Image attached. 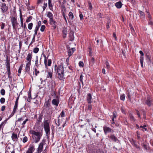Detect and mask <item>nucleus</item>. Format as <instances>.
<instances>
[{
  "label": "nucleus",
  "instance_id": "60",
  "mask_svg": "<svg viewBox=\"0 0 153 153\" xmlns=\"http://www.w3.org/2000/svg\"><path fill=\"white\" fill-rule=\"evenodd\" d=\"M146 126L145 125H144L143 126H140V128H143L145 129L146 131L147 129L146 128Z\"/></svg>",
  "mask_w": 153,
  "mask_h": 153
},
{
  "label": "nucleus",
  "instance_id": "59",
  "mask_svg": "<svg viewBox=\"0 0 153 153\" xmlns=\"http://www.w3.org/2000/svg\"><path fill=\"white\" fill-rule=\"evenodd\" d=\"M5 24L4 23H2L1 26V29H3L4 28L5 26Z\"/></svg>",
  "mask_w": 153,
  "mask_h": 153
},
{
  "label": "nucleus",
  "instance_id": "9",
  "mask_svg": "<svg viewBox=\"0 0 153 153\" xmlns=\"http://www.w3.org/2000/svg\"><path fill=\"white\" fill-rule=\"evenodd\" d=\"M103 130L105 134H106L107 133L111 132L112 131L113 132V131L111 128L106 126L103 127Z\"/></svg>",
  "mask_w": 153,
  "mask_h": 153
},
{
  "label": "nucleus",
  "instance_id": "22",
  "mask_svg": "<svg viewBox=\"0 0 153 153\" xmlns=\"http://www.w3.org/2000/svg\"><path fill=\"white\" fill-rule=\"evenodd\" d=\"M63 36L64 38H65L67 34V30L66 28H64L62 30Z\"/></svg>",
  "mask_w": 153,
  "mask_h": 153
},
{
  "label": "nucleus",
  "instance_id": "42",
  "mask_svg": "<svg viewBox=\"0 0 153 153\" xmlns=\"http://www.w3.org/2000/svg\"><path fill=\"white\" fill-rule=\"evenodd\" d=\"M129 117L131 120L133 121H134V118L133 116L131 114H129Z\"/></svg>",
  "mask_w": 153,
  "mask_h": 153
},
{
  "label": "nucleus",
  "instance_id": "44",
  "mask_svg": "<svg viewBox=\"0 0 153 153\" xmlns=\"http://www.w3.org/2000/svg\"><path fill=\"white\" fill-rule=\"evenodd\" d=\"M27 140H28V139L27 137H26V136L24 137L23 139L22 142L24 143H25V142H26L27 141Z\"/></svg>",
  "mask_w": 153,
  "mask_h": 153
},
{
  "label": "nucleus",
  "instance_id": "5",
  "mask_svg": "<svg viewBox=\"0 0 153 153\" xmlns=\"http://www.w3.org/2000/svg\"><path fill=\"white\" fill-rule=\"evenodd\" d=\"M44 143V142L42 141L39 143L37 149L36 153H40L43 151Z\"/></svg>",
  "mask_w": 153,
  "mask_h": 153
},
{
  "label": "nucleus",
  "instance_id": "20",
  "mask_svg": "<svg viewBox=\"0 0 153 153\" xmlns=\"http://www.w3.org/2000/svg\"><path fill=\"white\" fill-rule=\"evenodd\" d=\"M123 5L122 4V3L121 1H119L118 2H117L115 4V5L116 7L117 8H121L122 6Z\"/></svg>",
  "mask_w": 153,
  "mask_h": 153
},
{
  "label": "nucleus",
  "instance_id": "51",
  "mask_svg": "<svg viewBox=\"0 0 153 153\" xmlns=\"http://www.w3.org/2000/svg\"><path fill=\"white\" fill-rule=\"evenodd\" d=\"M5 91L3 89H2L1 90V94L2 95H5Z\"/></svg>",
  "mask_w": 153,
  "mask_h": 153
},
{
  "label": "nucleus",
  "instance_id": "16",
  "mask_svg": "<svg viewBox=\"0 0 153 153\" xmlns=\"http://www.w3.org/2000/svg\"><path fill=\"white\" fill-rule=\"evenodd\" d=\"M5 65L7 68V71L10 70V63L8 60V58H6V62H5Z\"/></svg>",
  "mask_w": 153,
  "mask_h": 153
},
{
  "label": "nucleus",
  "instance_id": "10",
  "mask_svg": "<svg viewBox=\"0 0 153 153\" xmlns=\"http://www.w3.org/2000/svg\"><path fill=\"white\" fill-rule=\"evenodd\" d=\"M35 150L34 146L33 145L30 146L27 151L26 153H33Z\"/></svg>",
  "mask_w": 153,
  "mask_h": 153
},
{
  "label": "nucleus",
  "instance_id": "25",
  "mask_svg": "<svg viewBox=\"0 0 153 153\" xmlns=\"http://www.w3.org/2000/svg\"><path fill=\"white\" fill-rule=\"evenodd\" d=\"M47 72L48 73V74L47 75V78H50L51 79L53 76V72L52 71H47Z\"/></svg>",
  "mask_w": 153,
  "mask_h": 153
},
{
  "label": "nucleus",
  "instance_id": "37",
  "mask_svg": "<svg viewBox=\"0 0 153 153\" xmlns=\"http://www.w3.org/2000/svg\"><path fill=\"white\" fill-rule=\"evenodd\" d=\"M94 61V58L93 57L91 58L89 61L90 64L92 65L93 64Z\"/></svg>",
  "mask_w": 153,
  "mask_h": 153
},
{
  "label": "nucleus",
  "instance_id": "43",
  "mask_svg": "<svg viewBox=\"0 0 153 153\" xmlns=\"http://www.w3.org/2000/svg\"><path fill=\"white\" fill-rule=\"evenodd\" d=\"M32 16H29L26 20V22H30L31 20L32 19Z\"/></svg>",
  "mask_w": 153,
  "mask_h": 153
},
{
  "label": "nucleus",
  "instance_id": "41",
  "mask_svg": "<svg viewBox=\"0 0 153 153\" xmlns=\"http://www.w3.org/2000/svg\"><path fill=\"white\" fill-rule=\"evenodd\" d=\"M34 71H33V73H34V72H35V75L36 76H37L38 74H39V71H38L37 70V68H34Z\"/></svg>",
  "mask_w": 153,
  "mask_h": 153
},
{
  "label": "nucleus",
  "instance_id": "13",
  "mask_svg": "<svg viewBox=\"0 0 153 153\" xmlns=\"http://www.w3.org/2000/svg\"><path fill=\"white\" fill-rule=\"evenodd\" d=\"M19 137L16 134L13 133L11 136L12 139L14 142L16 141L18 139Z\"/></svg>",
  "mask_w": 153,
  "mask_h": 153
},
{
  "label": "nucleus",
  "instance_id": "48",
  "mask_svg": "<svg viewBox=\"0 0 153 153\" xmlns=\"http://www.w3.org/2000/svg\"><path fill=\"white\" fill-rule=\"evenodd\" d=\"M47 6V3H45V2L44 3L43 6L42 7V8L43 9V11H44L46 8Z\"/></svg>",
  "mask_w": 153,
  "mask_h": 153
},
{
  "label": "nucleus",
  "instance_id": "56",
  "mask_svg": "<svg viewBox=\"0 0 153 153\" xmlns=\"http://www.w3.org/2000/svg\"><path fill=\"white\" fill-rule=\"evenodd\" d=\"M117 117V113L116 112H114L113 114L112 117L114 118H116Z\"/></svg>",
  "mask_w": 153,
  "mask_h": 153
},
{
  "label": "nucleus",
  "instance_id": "30",
  "mask_svg": "<svg viewBox=\"0 0 153 153\" xmlns=\"http://www.w3.org/2000/svg\"><path fill=\"white\" fill-rule=\"evenodd\" d=\"M47 16L49 18V19L53 18V15L50 12H48L47 13Z\"/></svg>",
  "mask_w": 153,
  "mask_h": 153
},
{
  "label": "nucleus",
  "instance_id": "31",
  "mask_svg": "<svg viewBox=\"0 0 153 153\" xmlns=\"http://www.w3.org/2000/svg\"><path fill=\"white\" fill-rule=\"evenodd\" d=\"M42 115H40L38 117V118L37 121V123L39 124L42 122Z\"/></svg>",
  "mask_w": 153,
  "mask_h": 153
},
{
  "label": "nucleus",
  "instance_id": "33",
  "mask_svg": "<svg viewBox=\"0 0 153 153\" xmlns=\"http://www.w3.org/2000/svg\"><path fill=\"white\" fill-rule=\"evenodd\" d=\"M41 22L40 21H39L38 22L37 25H36L35 29L38 30L39 29L40 26L41 25Z\"/></svg>",
  "mask_w": 153,
  "mask_h": 153
},
{
  "label": "nucleus",
  "instance_id": "6",
  "mask_svg": "<svg viewBox=\"0 0 153 153\" xmlns=\"http://www.w3.org/2000/svg\"><path fill=\"white\" fill-rule=\"evenodd\" d=\"M43 56L44 57V62L45 66L46 68L48 66H50L51 64V59H49L48 60V64H47V58L45 55H44Z\"/></svg>",
  "mask_w": 153,
  "mask_h": 153
},
{
  "label": "nucleus",
  "instance_id": "46",
  "mask_svg": "<svg viewBox=\"0 0 153 153\" xmlns=\"http://www.w3.org/2000/svg\"><path fill=\"white\" fill-rule=\"evenodd\" d=\"M79 66L82 67H83L84 66V64L82 61H80L79 63Z\"/></svg>",
  "mask_w": 153,
  "mask_h": 153
},
{
  "label": "nucleus",
  "instance_id": "19",
  "mask_svg": "<svg viewBox=\"0 0 153 153\" xmlns=\"http://www.w3.org/2000/svg\"><path fill=\"white\" fill-rule=\"evenodd\" d=\"M59 102L58 100L56 99H54L52 101V104L56 106H58Z\"/></svg>",
  "mask_w": 153,
  "mask_h": 153
},
{
  "label": "nucleus",
  "instance_id": "58",
  "mask_svg": "<svg viewBox=\"0 0 153 153\" xmlns=\"http://www.w3.org/2000/svg\"><path fill=\"white\" fill-rule=\"evenodd\" d=\"M65 114L64 111H62L61 114V117H63L65 116Z\"/></svg>",
  "mask_w": 153,
  "mask_h": 153
},
{
  "label": "nucleus",
  "instance_id": "63",
  "mask_svg": "<svg viewBox=\"0 0 153 153\" xmlns=\"http://www.w3.org/2000/svg\"><path fill=\"white\" fill-rule=\"evenodd\" d=\"M143 148L145 149H147V145H146V144H143Z\"/></svg>",
  "mask_w": 153,
  "mask_h": 153
},
{
  "label": "nucleus",
  "instance_id": "47",
  "mask_svg": "<svg viewBox=\"0 0 153 153\" xmlns=\"http://www.w3.org/2000/svg\"><path fill=\"white\" fill-rule=\"evenodd\" d=\"M139 12L140 13V16L141 17H142V18L144 17V13L141 11H139Z\"/></svg>",
  "mask_w": 153,
  "mask_h": 153
},
{
  "label": "nucleus",
  "instance_id": "29",
  "mask_svg": "<svg viewBox=\"0 0 153 153\" xmlns=\"http://www.w3.org/2000/svg\"><path fill=\"white\" fill-rule=\"evenodd\" d=\"M110 138L111 140L114 142H116L117 140V138L115 137L114 135H111L110 136Z\"/></svg>",
  "mask_w": 153,
  "mask_h": 153
},
{
  "label": "nucleus",
  "instance_id": "40",
  "mask_svg": "<svg viewBox=\"0 0 153 153\" xmlns=\"http://www.w3.org/2000/svg\"><path fill=\"white\" fill-rule=\"evenodd\" d=\"M39 48H35L33 49V52L34 53H37L39 51Z\"/></svg>",
  "mask_w": 153,
  "mask_h": 153
},
{
  "label": "nucleus",
  "instance_id": "1",
  "mask_svg": "<svg viewBox=\"0 0 153 153\" xmlns=\"http://www.w3.org/2000/svg\"><path fill=\"white\" fill-rule=\"evenodd\" d=\"M54 70L56 73L58 74V78L60 80H62L65 78L64 77L65 70L63 67V64L61 63L58 66H57L56 65L54 66Z\"/></svg>",
  "mask_w": 153,
  "mask_h": 153
},
{
  "label": "nucleus",
  "instance_id": "18",
  "mask_svg": "<svg viewBox=\"0 0 153 153\" xmlns=\"http://www.w3.org/2000/svg\"><path fill=\"white\" fill-rule=\"evenodd\" d=\"M31 64V63L27 62L26 65L25 67V72H28L29 71L30 69V67Z\"/></svg>",
  "mask_w": 153,
  "mask_h": 153
},
{
  "label": "nucleus",
  "instance_id": "38",
  "mask_svg": "<svg viewBox=\"0 0 153 153\" xmlns=\"http://www.w3.org/2000/svg\"><path fill=\"white\" fill-rule=\"evenodd\" d=\"M133 143H132V144L136 148H137V149H139V150L140 149V147L137 145V144L134 141H133Z\"/></svg>",
  "mask_w": 153,
  "mask_h": 153
},
{
  "label": "nucleus",
  "instance_id": "53",
  "mask_svg": "<svg viewBox=\"0 0 153 153\" xmlns=\"http://www.w3.org/2000/svg\"><path fill=\"white\" fill-rule=\"evenodd\" d=\"M131 33L133 35L135 34V31L132 26H131Z\"/></svg>",
  "mask_w": 153,
  "mask_h": 153
},
{
  "label": "nucleus",
  "instance_id": "8",
  "mask_svg": "<svg viewBox=\"0 0 153 153\" xmlns=\"http://www.w3.org/2000/svg\"><path fill=\"white\" fill-rule=\"evenodd\" d=\"M50 106L51 100L50 99H49L47 101H46L45 102L44 107L46 108L47 110H49L50 109Z\"/></svg>",
  "mask_w": 153,
  "mask_h": 153
},
{
  "label": "nucleus",
  "instance_id": "3",
  "mask_svg": "<svg viewBox=\"0 0 153 153\" xmlns=\"http://www.w3.org/2000/svg\"><path fill=\"white\" fill-rule=\"evenodd\" d=\"M44 127L46 136L49 137L50 134V129L49 123L48 120H45L44 123Z\"/></svg>",
  "mask_w": 153,
  "mask_h": 153
},
{
  "label": "nucleus",
  "instance_id": "4",
  "mask_svg": "<svg viewBox=\"0 0 153 153\" xmlns=\"http://www.w3.org/2000/svg\"><path fill=\"white\" fill-rule=\"evenodd\" d=\"M10 20L13 29L14 30H16L17 27L18 25L17 18L13 16L11 18Z\"/></svg>",
  "mask_w": 153,
  "mask_h": 153
},
{
  "label": "nucleus",
  "instance_id": "12",
  "mask_svg": "<svg viewBox=\"0 0 153 153\" xmlns=\"http://www.w3.org/2000/svg\"><path fill=\"white\" fill-rule=\"evenodd\" d=\"M33 56L32 53H29L26 57V60L28 62L31 63V60Z\"/></svg>",
  "mask_w": 153,
  "mask_h": 153
},
{
  "label": "nucleus",
  "instance_id": "49",
  "mask_svg": "<svg viewBox=\"0 0 153 153\" xmlns=\"http://www.w3.org/2000/svg\"><path fill=\"white\" fill-rule=\"evenodd\" d=\"M0 102L1 103H4L5 102V99L3 97L1 98L0 100Z\"/></svg>",
  "mask_w": 153,
  "mask_h": 153
},
{
  "label": "nucleus",
  "instance_id": "61",
  "mask_svg": "<svg viewBox=\"0 0 153 153\" xmlns=\"http://www.w3.org/2000/svg\"><path fill=\"white\" fill-rule=\"evenodd\" d=\"M5 108V106L4 105H3L1 107V110L2 111H4V110Z\"/></svg>",
  "mask_w": 153,
  "mask_h": 153
},
{
  "label": "nucleus",
  "instance_id": "17",
  "mask_svg": "<svg viewBox=\"0 0 153 153\" xmlns=\"http://www.w3.org/2000/svg\"><path fill=\"white\" fill-rule=\"evenodd\" d=\"M85 77V75L84 74H81L79 78V81L81 82L82 85V87L84 85L83 80Z\"/></svg>",
  "mask_w": 153,
  "mask_h": 153
},
{
  "label": "nucleus",
  "instance_id": "45",
  "mask_svg": "<svg viewBox=\"0 0 153 153\" xmlns=\"http://www.w3.org/2000/svg\"><path fill=\"white\" fill-rule=\"evenodd\" d=\"M45 25H42L40 28V30L42 32H43L45 29Z\"/></svg>",
  "mask_w": 153,
  "mask_h": 153
},
{
  "label": "nucleus",
  "instance_id": "62",
  "mask_svg": "<svg viewBox=\"0 0 153 153\" xmlns=\"http://www.w3.org/2000/svg\"><path fill=\"white\" fill-rule=\"evenodd\" d=\"M69 60V57H68V58H67L66 60V62L67 63V66H68L69 65V63H68Z\"/></svg>",
  "mask_w": 153,
  "mask_h": 153
},
{
  "label": "nucleus",
  "instance_id": "28",
  "mask_svg": "<svg viewBox=\"0 0 153 153\" xmlns=\"http://www.w3.org/2000/svg\"><path fill=\"white\" fill-rule=\"evenodd\" d=\"M23 120V119L22 117H21L20 118H19L17 120L16 122V125H21V122Z\"/></svg>",
  "mask_w": 153,
  "mask_h": 153
},
{
  "label": "nucleus",
  "instance_id": "15",
  "mask_svg": "<svg viewBox=\"0 0 153 153\" xmlns=\"http://www.w3.org/2000/svg\"><path fill=\"white\" fill-rule=\"evenodd\" d=\"M152 100L149 97H147V99L146 102V104L149 106L151 105Z\"/></svg>",
  "mask_w": 153,
  "mask_h": 153
},
{
  "label": "nucleus",
  "instance_id": "11",
  "mask_svg": "<svg viewBox=\"0 0 153 153\" xmlns=\"http://www.w3.org/2000/svg\"><path fill=\"white\" fill-rule=\"evenodd\" d=\"M65 73L67 74L71 73L73 71L72 67L71 66H68L67 68H65Z\"/></svg>",
  "mask_w": 153,
  "mask_h": 153
},
{
  "label": "nucleus",
  "instance_id": "23",
  "mask_svg": "<svg viewBox=\"0 0 153 153\" xmlns=\"http://www.w3.org/2000/svg\"><path fill=\"white\" fill-rule=\"evenodd\" d=\"M88 102V103H91V100L92 99V96L91 94H89L88 95L87 98Z\"/></svg>",
  "mask_w": 153,
  "mask_h": 153
},
{
  "label": "nucleus",
  "instance_id": "36",
  "mask_svg": "<svg viewBox=\"0 0 153 153\" xmlns=\"http://www.w3.org/2000/svg\"><path fill=\"white\" fill-rule=\"evenodd\" d=\"M28 120V119H26L24 121H23L22 123H21V125L22 128L24 127L25 125V124L26 122Z\"/></svg>",
  "mask_w": 153,
  "mask_h": 153
},
{
  "label": "nucleus",
  "instance_id": "27",
  "mask_svg": "<svg viewBox=\"0 0 153 153\" xmlns=\"http://www.w3.org/2000/svg\"><path fill=\"white\" fill-rule=\"evenodd\" d=\"M20 19L21 22V27H23V18L22 17V13L21 11L20 10Z\"/></svg>",
  "mask_w": 153,
  "mask_h": 153
},
{
  "label": "nucleus",
  "instance_id": "24",
  "mask_svg": "<svg viewBox=\"0 0 153 153\" xmlns=\"http://www.w3.org/2000/svg\"><path fill=\"white\" fill-rule=\"evenodd\" d=\"M7 120H5L1 122L0 124V131L1 129L3 130V128L6 124Z\"/></svg>",
  "mask_w": 153,
  "mask_h": 153
},
{
  "label": "nucleus",
  "instance_id": "54",
  "mask_svg": "<svg viewBox=\"0 0 153 153\" xmlns=\"http://www.w3.org/2000/svg\"><path fill=\"white\" fill-rule=\"evenodd\" d=\"M120 99L121 100L124 101L125 99V95L124 94H123L120 96Z\"/></svg>",
  "mask_w": 153,
  "mask_h": 153
},
{
  "label": "nucleus",
  "instance_id": "52",
  "mask_svg": "<svg viewBox=\"0 0 153 153\" xmlns=\"http://www.w3.org/2000/svg\"><path fill=\"white\" fill-rule=\"evenodd\" d=\"M54 121H55V123L56 124V125L57 126H59L60 125V123H59V119L58 120V121L57 122H56V120H55Z\"/></svg>",
  "mask_w": 153,
  "mask_h": 153
},
{
  "label": "nucleus",
  "instance_id": "21",
  "mask_svg": "<svg viewBox=\"0 0 153 153\" xmlns=\"http://www.w3.org/2000/svg\"><path fill=\"white\" fill-rule=\"evenodd\" d=\"M39 67V64L38 57H36V60L35 61V64L34 65V68H38Z\"/></svg>",
  "mask_w": 153,
  "mask_h": 153
},
{
  "label": "nucleus",
  "instance_id": "34",
  "mask_svg": "<svg viewBox=\"0 0 153 153\" xmlns=\"http://www.w3.org/2000/svg\"><path fill=\"white\" fill-rule=\"evenodd\" d=\"M48 4L49 8L51 10H52V5L51 3V0H48Z\"/></svg>",
  "mask_w": 153,
  "mask_h": 153
},
{
  "label": "nucleus",
  "instance_id": "2",
  "mask_svg": "<svg viewBox=\"0 0 153 153\" xmlns=\"http://www.w3.org/2000/svg\"><path fill=\"white\" fill-rule=\"evenodd\" d=\"M30 133L32 134L33 142L36 143L39 141L42 135V132L40 131H36L34 130H31Z\"/></svg>",
  "mask_w": 153,
  "mask_h": 153
},
{
  "label": "nucleus",
  "instance_id": "14",
  "mask_svg": "<svg viewBox=\"0 0 153 153\" xmlns=\"http://www.w3.org/2000/svg\"><path fill=\"white\" fill-rule=\"evenodd\" d=\"M75 50L76 49L75 48H72L68 51V53L69 57H70L73 54Z\"/></svg>",
  "mask_w": 153,
  "mask_h": 153
},
{
  "label": "nucleus",
  "instance_id": "50",
  "mask_svg": "<svg viewBox=\"0 0 153 153\" xmlns=\"http://www.w3.org/2000/svg\"><path fill=\"white\" fill-rule=\"evenodd\" d=\"M89 8L90 10H91L92 8V5L91 4V2L89 1L88 2Z\"/></svg>",
  "mask_w": 153,
  "mask_h": 153
},
{
  "label": "nucleus",
  "instance_id": "7",
  "mask_svg": "<svg viewBox=\"0 0 153 153\" xmlns=\"http://www.w3.org/2000/svg\"><path fill=\"white\" fill-rule=\"evenodd\" d=\"M2 12L3 13H5L8 10V8L6 5L5 3H3L1 4V8Z\"/></svg>",
  "mask_w": 153,
  "mask_h": 153
},
{
  "label": "nucleus",
  "instance_id": "35",
  "mask_svg": "<svg viewBox=\"0 0 153 153\" xmlns=\"http://www.w3.org/2000/svg\"><path fill=\"white\" fill-rule=\"evenodd\" d=\"M68 16L70 19L71 20H72L74 18V16L72 13L71 12H70L68 13Z\"/></svg>",
  "mask_w": 153,
  "mask_h": 153
},
{
  "label": "nucleus",
  "instance_id": "26",
  "mask_svg": "<svg viewBox=\"0 0 153 153\" xmlns=\"http://www.w3.org/2000/svg\"><path fill=\"white\" fill-rule=\"evenodd\" d=\"M49 21L50 22V24L51 25H53V26H54L55 28L56 26L55 25H56V22L53 20V18L49 19Z\"/></svg>",
  "mask_w": 153,
  "mask_h": 153
},
{
  "label": "nucleus",
  "instance_id": "57",
  "mask_svg": "<svg viewBox=\"0 0 153 153\" xmlns=\"http://www.w3.org/2000/svg\"><path fill=\"white\" fill-rule=\"evenodd\" d=\"M144 60V57L143 56H141L140 59V62H143Z\"/></svg>",
  "mask_w": 153,
  "mask_h": 153
},
{
  "label": "nucleus",
  "instance_id": "32",
  "mask_svg": "<svg viewBox=\"0 0 153 153\" xmlns=\"http://www.w3.org/2000/svg\"><path fill=\"white\" fill-rule=\"evenodd\" d=\"M18 104V103H17V102H15V105L14 107L13 110V111L12 112V113L13 112L14 113L16 112V109L17 108Z\"/></svg>",
  "mask_w": 153,
  "mask_h": 153
},
{
  "label": "nucleus",
  "instance_id": "55",
  "mask_svg": "<svg viewBox=\"0 0 153 153\" xmlns=\"http://www.w3.org/2000/svg\"><path fill=\"white\" fill-rule=\"evenodd\" d=\"M105 65L107 69H108L110 67V66L108 62L107 61L105 62Z\"/></svg>",
  "mask_w": 153,
  "mask_h": 153
},
{
  "label": "nucleus",
  "instance_id": "64",
  "mask_svg": "<svg viewBox=\"0 0 153 153\" xmlns=\"http://www.w3.org/2000/svg\"><path fill=\"white\" fill-rule=\"evenodd\" d=\"M43 2V0H37V4H40L42 3Z\"/></svg>",
  "mask_w": 153,
  "mask_h": 153
},
{
  "label": "nucleus",
  "instance_id": "39",
  "mask_svg": "<svg viewBox=\"0 0 153 153\" xmlns=\"http://www.w3.org/2000/svg\"><path fill=\"white\" fill-rule=\"evenodd\" d=\"M33 24L32 23H29L28 25V28L30 30H31L33 27Z\"/></svg>",
  "mask_w": 153,
  "mask_h": 153
}]
</instances>
